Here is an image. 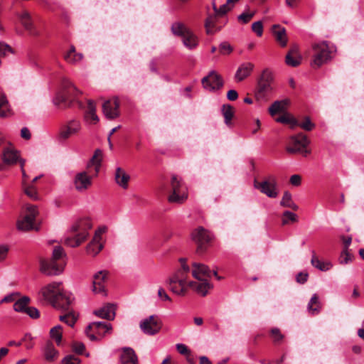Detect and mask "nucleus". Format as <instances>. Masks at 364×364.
<instances>
[{
    "label": "nucleus",
    "instance_id": "338daca9",
    "mask_svg": "<svg viewBox=\"0 0 364 364\" xmlns=\"http://www.w3.org/2000/svg\"><path fill=\"white\" fill-rule=\"evenodd\" d=\"M176 349L179 353L182 355H187L191 353V351L188 350L187 346L183 343H178L176 345Z\"/></svg>",
    "mask_w": 364,
    "mask_h": 364
},
{
    "label": "nucleus",
    "instance_id": "bb28decb",
    "mask_svg": "<svg viewBox=\"0 0 364 364\" xmlns=\"http://www.w3.org/2000/svg\"><path fill=\"white\" fill-rule=\"evenodd\" d=\"M60 294L63 296H62V299H57V301H58L60 306H53L55 309H60L61 311H69L70 309V306L73 304V301L74 300V297L73 294L70 292H68L65 290H62L60 292Z\"/></svg>",
    "mask_w": 364,
    "mask_h": 364
},
{
    "label": "nucleus",
    "instance_id": "393cba45",
    "mask_svg": "<svg viewBox=\"0 0 364 364\" xmlns=\"http://www.w3.org/2000/svg\"><path fill=\"white\" fill-rule=\"evenodd\" d=\"M116 306L112 304H107L100 309L94 311V314L102 318L113 320L115 317Z\"/></svg>",
    "mask_w": 364,
    "mask_h": 364
},
{
    "label": "nucleus",
    "instance_id": "b1692460",
    "mask_svg": "<svg viewBox=\"0 0 364 364\" xmlns=\"http://www.w3.org/2000/svg\"><path fill=\"white\" fill-rule=\"evenodd\" d=\"M114 181L122 188H128L130 176L122 168L117 167L114 173Z\"/></svg>",
    "mask_w": 364,
    "mask_h": 364
},
{
    "label": "nucleus",
    "instance_id": "e2e57ef3",
    "mask_svg": "<svg viewBox=\"0 0 364 364\" xmlns=\"http://www.w3.org/2000/svg\"><path fill=\"white\" fill-rule=\"evenodd\" d=\"M272 336L274 338V342H279L283 339V335L277 328H274L271 330Z\"/></svg>",
    "mask_w": 364,
    "mask_h": 364
},
{
    "label": "nucleus",
    "instance_id": "864d4df0",
    "mask_svg": "<svg viewBox=\"0 0 364 364\" xmlns=\"http://www.w3.org/2000/svg\"><path fill=\"white\" fill-rule=\"evenodd\" d=\"M219 51L223 55H228L232 53V48L230 43L223 42L219 46Z\"/></svg>",
    "mask_w": 364,
    "mask_h": 364
},
{
    "label": "nucleus",
    "instance_id": "13d9d810",
    "mask_svg": "<svg viewBox=\"0 0 364 364\" xmlns=\"http://www.w3.org/2000/svg\"><path fill=\"white\" fill-rule=\"evenodd\" d=\"M352 259V255L349 253L348 250H343L340 257L341 264H348Z\"/></svg>",
    "mask_w": 364,
    "mask_h": 364
},
{
    "label": "nucleus",
    "instance_id": "bf43d9fd",
    "mask_svg": "<svg viewBox=\"0 0 364 364\" xmlns=\"http://www.w3.org/2000/svg\"><path fill=\"white\" fill-rule=\"evenodd\" d=\"M63 364H80V360L72 355H67L62 360Z\"/></svg>",
    "mask_w": 364,
    "mask_h": 364
},
{
    "label": "nucleus",
    "instance_id": "0eeeda50",
    "mask_svg": "<svg viewBox=\"0 0 364 364\" xmlns=\"http://www.w3.org/2000/svg\"><path fill=\"white\" fill-rule=\"evenodd\" d=\"M312 49L314 52L311 65L313 68H319L331 58V52L326 41L314 43Z\"/></svg>",
    "mask_w": 364,
    "mask_h": 364
},
{
    "label": "nucleus",
    "instance_id": "72a5a7b5",
    "mask_svg": "<svg viewBox=\"0 0 364 364\" xmlns=\"http://www.w3.org/2000/svg\"><path fill=\"white\" fill-rule=\"evenodd\" d=\"M102 159V151L100 149H97V150H95L93 156L92 157V159H90L89 163L87 164L88 169L90 168L91 166H94L95 171V176H97L100 171V168L101 166Z\"/></svg>",
    "mask_w": 364,
    "mask_h": 364
},
{
    "label": "nucleus",
    "instance_id": "680f3d73",
    "mask_svg": "<svg viewBox=\"0 0 364 364\" xmlns=\"http://www.w3.org/2000/svg\"><path fill=\"white\" fill-rule=\"evenodd\" d=\"M72 348L75 353L80 355L82 354L85 349V345L81 342H74L72 345Z\"/></svg>",
    "mask_w": 364,
    "mask_h": 364
},
{
    "label": "nucleus",
    "instance_id": "de8ad7c7",
    "mask_svg": "<svg viewBox=\"0 0 364 364\" xmlns=\"http://www.w3.org/2000/svg\"><path fill=\"white\" fill-rule=\"evenodd\" d=\"M169 286L171 291L177 295H184L186 291L185 285L179 286L178 282H171V279H169Z\"/></svg>",
    "mask_w": 364,
    "mask_h": 364
},
{
    "label": "nucleus",
    "instance_id": "4d7b16f0",
    "mask_svg": "<svg viewBox=\"0 0 364 364\" xmlns=\"http://www.w3.org/2000/svg\"><path fill=\"white\" fill-rule=\"evenodd\" d=\"M25 314H28L31 318L36 319L40 317V312L33 306H28Z\"/></svg>",
    "mask_w": 364,
    "mask_h": 364
},
{
    "label": "nucleus",
    "instance_id": "3c124183",
    "mask_svg": "<svg viewBox=\"0 0 364 364\" xmlns=\"http://www.w3.org/2000/svg\"><path fill=\"white\" fill-rule=\"evenodd\" d=\"M298 126L306 131H311L314 128L315 124L311 122L309 117H306L304 122L298 124Z\"/></svg>",
    "mask_w": 364,
    "mask_h": 364
},
{
    "label": "nucleus",
    "instance_id": "2eb2a0df",
    "mask_svg": "<svg viewBox=\"0 0 364 364\" xmlns=\"http://www.w3.org/2000/svg\"><path fill=\"white\" fill-rule=\"evenodd\" d=\"M119 102L117 97L105 101L102 105L105 116L109 119H114L119 116Z\"/></svg>",
    "mask_w": 364,
    "mask_h": 364
},
{
    "label": "nucleus",
    "instance_id": "20e7f679",
    "mask_svg": "<svg viewBox=\"0 0 364 364\" xmlns=\"http://www.w3.org/2000/svg\"><path fill=\"white\" fill-rule=\"evenodd\" d=\"M171 186L172 191L168 197V202L178 204L183 203L188 198V191L182 181L176 175L172 176Z\"/></svg>",
    "mask_w": 364,
    "mask_h": 364
},
{
    "label": "nucleus",
    "instance_id": "c9c22d12",
    "mask_svg": "<svg viewBox=\"0 0 364 364\" xmlns=\"http://www.w3.org/2000/svg\"><path fill=\"white\" fill-rule=\"evenodd\" d=\"M171 32L174 36L183 38L190 29L182 22L176 21L172 23Z\"/></svg>",
    "mask_w": 364,
    "mask_h": 364
},
{
    "label": "nucleus",
    "instance_id": "ea45409f",
    "mask_svg": "<svg viewBox=\"0 0 364 364\" xmlns=\"http://www.w3.org/2000/svg\"><path fill=\"white\" fill-rule=\"evenodd\" d=\"M67 313L64 315H61L59 317V319L67 323L68 326L73 327L77 320L78 315L75 313L73 310L70 309L69 311H66Z\"/></svg>",
    "mask_w": 364,
    "mask_h": 364
},
{
    "label": "nucleus",
    "instance_id": "4be33fe9",
    "mask_svg": "<svg viewBox=\"0 0 364 364\" xmlns=\"http://www.w3.org/2000/svg\"><path fill=\"white\" fill-rule=\"evenodd\" d=\"M101 240V232L97 231L92 240L87 246V252L89 255L95 256L102 250L103 245L100 242Z\"/></svg>",
    "mask_w": 364,
    "mask_h": 364
},
{
    "label": "nucleus",
    "instance_id": "9d476101",
    "mask_svg": "<svg viewBox=\"0 0 364 364\" xmlns=\"http://www.w3.org/2000/svg\"><path fill=\"white\" fill-rule=\"evenodd\" d=\"M254 186L269 198H275L278 196L279 191L277 180L274 176H270L268 177L267 180L260 183L255 181Z\"/></svg>",
    "mask_w": 364,
    "mask_h": 364
},
{
    "label": "nucleus",
    "instance_id": "8fccbe9b",
    "mask_svg": "<svg viewBox=\"0 0 364 364\" xmlns=\"http://www.w3.org/2000/svg\"><path fill=\"white\" fill-rule=\"evenodd\" d=\"M255 11H246L243 12L238 16L237 19L239 21L247 23H248L255 16Z\"/></svg>",
    "mask_w": 364,
    "mask_h": 364
},
{
    "label": "nucleus",
    "instance_id": "7c9ffc66",
    "mask_svg": "<svg viewBox=\"0 0 364 364\" xmlns=\"http://www.w3.org/2000/svg\"><path fill=\"white\" fill-rule=\"evenodd\" d=\"M89 328H95V333L102 337L112 330V325L106 322L95 321L89 324Z\"/></svg>",
    "mask_w": 364,
    "mask_h": 364
},
{
    "label": "nucleus",
    "instance_id": "6ab92c4d",
    "mask_svg": "<svg viewBox=\"0 0 364 364\" xmlns=\"http://www.w3.org/2000/svg\"><path fill=\"white\" fill-rule=\"evenodd\" d=\"M301 59L299 52V47L296 45H293L285 56V63L288 66L295 68L301 64Z\"/></svg>",
    "mask_w": 364,
    "mask_h": 364
},
{
    "label": "nucleus",
    "instance_id": "f704fd0d",
    "mask_svg": "<svg viewBox=\"0 0 364 364\" xmlns=\"http://www.w3.org/2000/svg\"><path fill=\"white\" fill-rule=\"evenodd\" d=\"M289 103V101L288 100L275 101L269 108V114L274 116L279 112H284Z\"/></svg>",
    "mask_w": 364,
    "mask_h": 364
},
{
    "label": "nucleus",
    "instance_id": "a18cd8bd",
    "mask_svg": "<svg viewBox=\"0 0 364 364\" xmlns=\"http://www.w3.org/2000/svg\"><path fill=\"white\" fill-rule=\"evenodd\" d=\"M313 253H314V252H313ZM311 263L314 267H316L321 271L328 270L330 268V266H331L330 263H324V262L320 261L316 257L315 254H313V256H312V258L311 260Z\"/></svg>",
    "mask_w": 364,
    "mask_h": 364
},
{
    "label": "nucleus",
    "instance_id": "2f4dec72",
    "mask_svg": "<svg viewBox=\"0 0 364 364\" xmlns=\"http://www.w3.org/2000/svg\"><path fill=\"white\" fill-rule=\"evenodd\" d=\"M86 121L96 124L99 122V117L96 114V107L95 102L92 100L87 101V108L85 113Z\"/></svg>",
    "mask_w": 364,
    "mask_h": 364
},
{
    "label": "nucleus",
    "instance_id": "69168bd1",
    "mask_svg": "<svg viewBox=\"0 0 364 364\" xmlns=\"http://www.w3.org/2000/svg\"><path fill=\"white\" fill-rule=\"evenodd\" d=\"M276 121L277 122L284 123V124H296V122L294 119L290 118L288 116L283 115L278 117Z\"/></svg>",
    "mask_w": 364,
    "mask_h": 364
},
{
    "label": "nucleus",
    "instance_id": "39448f33",
    "mask_svg": "<svg viewBox=\"0 0 364 364\" xmlns=\"http://www.w3.org/2000/svg\"><path fill=\"white\" fill-rule=\"evenodd\" d=\"M191 238L197 244V252L201 254L208 249L214 235L207 229L199 226L192 231Z\"/></svg>",
    "mask_w": 364,
    "mask_h": 364
},
{
    "label": "nucleus",
    "instance_id": "aec40b11",
    "mask_svg": "<svg viewBox=\"0 0 364 364\" xmlns=\"http://www.w3.org/2000/svg\"><path fill=\"white\" fill-rule=\"evenodd\" d=\"M271 31L275 41L282 48L287 46L288 37L284 27L279 24H274L271 28Z\"/></svg>",
    "mask_w": 364,
    "mask_h": 364
},
{
    "label": "nucleus",
    "instance_id": "6e6d98bb",
    "mask_svg": "<svg viewBox=\"0 0 364 364\" xmlns=\"http://www.w3.org/2000/svg\"><path fill=\"white\" fill-rule=\"evenodd\" d=\"M33 339V338L31 336L30 333H26L21 339V343H25V346L26 349H31L34 346Z\"/></svg>",
    "mask_w": 364,
    "mask_h": 364
},
{
    "label": "nucleus",
    "instance_id": "c756f323",
    "mask_svg": "<svg viewBox=\"0 0 364 364\" xmlns=\"http://www.w3.org/2000/svg\"><path fill=\"white\" fill-rule=\"evenodd\" d=\"M121 362L122 364H138V358L134 350L131 348H124Z\"/></svg>",
    "mask_w": 364,
    "mask_h": 364
},
{
    "label": "nucleus",
    "instance_id": "6e6552de",
    "mask_svg": "<svg viewBox=\"0 0 364 364\" xmlns=\"http://www.w3.org/2000/svg\"><path fill=\"white\" fill-rule=\"evenodd\" d=\"M62 283L53 282L43 287L41 290L43 298L48 301L53 306H60L57 299H62L60 292L63 290Z\"/></svg>",
    "mask_w": 364,
    "mask_h": 364
},
{
    "label": "nucleus",
    "instance_id": "4468645a",
    "mask_svg": "<svg viewBox=\"0 0 364 364\" xmlns=\"http://www.w3.org/2000/svg\"><path fill=\"white\" fill-rule=\"evenodd\" d=\"M108 272L106 270H101L97 272L93 276L92 279V291L94 294H99L102 296H106L105 282L107 279Z\"/></svg>",
    "mask_w": 364,
    "mask_h": 364
},
{
    "label": "nucleus",
    "instance_id": "79ce46f5",
    "mask_svg": "<svg viewBox=\"0 0 364 364\" xmlns=\"http://www.w3.org/2000/svg\"><path fill=\"white\" fill-rule=\"evenodd\" d=\"M221 111L225 119V124L227 126L231 125V120L234 116L233 107L230 105H223Z\"/></svg>",
    "mask_w": 364,
    "mask_h": 364
},
{
    "label": "nucleus",
    "instance_id": "603ef678",
    "mask_svg": "<svg viewBox=\"0 0 364 364\" xmlns=\"http://www.w3.org/2000/svg\"><path fill=\"white\" fill-rule=\"evenodd\" d=\"M252 30L254 31L257 36L260 37L263 34V24L261 21L254 22L252 24Z\"/></svg>",
    "mask_w": 364,
    "mask_h": 364
},
{
    "label": "nucleus",
    "instance_id": "0e129e2a",
    "mask_svg": "<svg viewBox=\"0 0 364 364\" xmlns=\"http://www.w3.org/2000/svg\"><path fill=\"white\" fill-rule=\"evenodd\" d=\"M232 8V6L230 4H227V2L218 8L217 16H223L225 15L228 11H230Z\"/></svg>",
    "mask_w": 364,
    "mask_h": 364
},
{
    "label": "nucleus",
    "instance_id": "f3484780",
    "mask_svg": "<svg viewBox=\"0 0 364 364\" xmlns=\"http://www.w3.org/2000/svg\"><path fill=\"white\" fill-rule=\"evenodd\" d=\"M180 262L181 264V268L177 270L170 279H171V282H178L179 286H186V284H188L187 283V276L190 272V268L186 264V259L181 258Z\"/></svg>",
    "mask_w": 364,
    "mask_h": 364
},
{
    "label": "nucleus",
    "instance_id": "a878e982",
    "mask_svg": "<svg viewBox=\"0 0 364 364\" xmlns=\"http://www.w3.org/2000/svg\"><path fill=\"white\" fill-rule=\"evenodd\" d=\"M200 282H190L188 284V286L194 289L198 294H200L203 296H205L209 289H210L213 286L206 280L202 279Z\"/></svg>",
    "mask_w": 364,
    "mask_h": 364
},
{
    "label": "nucleus",
    "instance_id": "09e8293b",
    "mask_svg": "<svg viewBox=\"0 0 364 364\" xmlns=\"http://www.w3.org/2000/svg\"><path fill=\"white\" fill-rule=\"evenodd\" d=\"M289 221L291 222H296L297 221V215L289 210H286L283 213V218H282V224L287 225L289 223Z\"/></svg>",
    "mask_w": 364,
    "mask_h": 364
},
{
    "label": "nucleus",
    "instance_id": "cd10ccee",
    "mask_svg": "<svg viewBox=\"0 0 364 364\" xmlns=\"http://www.w3.org/2000/svg\"><path fill=\"white\" fill-rule=\"evenodd\" d=\"M43 353L44 358L48 362H53L58 357V351L54 347L53 343L48 341L44 347L43 348Z\"/></svg>",
    "mask_w": 364,
    "mask_h": 364
},
{
    "label": "nucleus",
    "instance_id": "4c0bfd02",
    "mask_svg": "<svg viewBox=\"0 0 364 364\" xmlns=\"http://www.w3.org/2000/svg\"><path fill=\"white\" fill-rule=\"evenodd\" d=\"M30 301H31V299L28 296H22L21 299H18L14 304V306H13L14 310L16 312L25 313Z\"/></svg>",
    "mask_w": 364,
    "mask_h": 364
},
{
    "label": "nucleus",
    "instance_id": "a19ab883",
    "mask_svg": "<svg viewBox=\"0 0 364 364\" xmlns=\"http://www.w3.org/2000/svg\"><path fill=\"white\" fill-rule=\"evenodd\" d=\"M18 17L24 28L31 32L33 26L30 14L27 11H24L18 16Z\"/></svg>",
    "mask_w": 364,
    "mask_h": 364
},
{
    "label": "nucleus",
    "instance_id": "473e14b6",
    "mask_svg": "<svg viewBox=\"0 0 364 364\" xmlns=\"http://www.w3.org/2000/svg\"><path fill=\"white\" fill-rule=\"evenodd\" d=\"M182 41L184 46L189 50L196 48L198 45L197 36L191 30L182 38Z\"/></svg>",
    "mask_w": 364,
    "mask_h": 364
},
{
    "label": "nucleus",
    "instance_id": "f8f14e48",
    "mask_svg": "<svg viewBox=\"0 0 364 364\" xmlns=\"http://www.w3.org/2000/svg\"><path fill=\"white\" fill-rule=\"evenodd\" d=\"M309 144V141L303 134L292 136L290 139V145L287 147V151L290 154L301 153L304 151L305 153H309L308 151L304 150Z\"/></svg>",
    "mask_w": 364,
    "mask_h": 364
},
{
    "label": "nucleus",
    "instance_id": "a211bd4d",
    "mask_svg": "<svg viewBox=\"0 0 364 364\" xmlns=\"http://www.w3.org/2000/svg\"><path fill=\"white\" fill-rule=\"evenodd\" d=\"M74 184L78 191H84L91 186L92 176L87 171L80 172L75 177Z\"/></svg>",
    "mask_w": 364,
    "mask_h": 364
},
{
    "label": "nucleus",
    "instance_id": "ddd939ff",
    "mask_svg": "<svg viewBox=\"0 0 364 364\" xmlns=\"http://www.w3.org/2000/svg\"><path fill=\"white\" fill-rule=\"evenodd\" d=\"M81 129V123L79 120L71 119L64 124L59 132V138L65 140L77 134Z\"/></svg>",
    "mask_w": 364,
    "mask_h": 364
},
{
    "label": "nucleus",
    "instance_id": "423d86ee",
    "mask_svg": "<svg viewBox=\"0 0 364 364\" xmlns=\"http://www.w3.org/2000/svg\"><path fill=\"white\" fill-rule=\"evenodd\" d=\"M80 94L81 92L68 79H63L62 81V91L57 94L53 102L58 106L62 103L74 100Z\"/></svg>",
    "mask_w": 364,
    "mask_h": 364
},
{
    "label": "nucleus",
    "instance_id": "7ed1b4c3",
    "mask_svg": "<svg viewBox=\"0 0 364 364\" xmlns=\"http://www.w3.org/2000/svg\"><path fill=\"white\" fill-rule=\"evenodd\" d=\"M272 73L266 69L263 70L257 83L255 90V98L258 102H267L272 92Z\"/></svg>",
    "mask_w": 364,
    "mask_h": 364
},
{
    "label": "nucleus",
    "instance_id": "c03bdc74",
    "mask_svg": "<svg viewBox=\"0 0 364 364\" xmlns=\"http://www.w3.org/2000/svg\"><path fill=\"white\" fill-rule=\"evenodd\" d=\"M62 327L60 325L55 326L50 331L51 338L55 341L58 346H60L62 341Z\"/></svg>",
    "mask_w": 364,
    "mask_h": 364
},
{
    "label": "nucleus",
    "instance_id": "412c9836",
    "mask_svg": "<svg viewBox=\"0 0 364 364\" xmlns=\"http://www.w3.org/2000/svg\"><path fill=\"white\" fill-rule=\"evenodd\" d=\"M254 68V64L250 62H245L242 63L238 67L235 74V80L237 82H241L244 80L245 78H247L251 75Z\"/></svg>",
    "mask_w": 364,
    "mask_h": 364
},
{
    "label": "nucleus",
    "instance_id": "9b49d317",
    "mask_svg": "<svg viewBox=\"0 0 364 364\" xmlns=\"http://www.w3.org/2000/svg\"><path fill=\"white\" fill-rule=\"evenodd\" d=\"M139 326L144 333L154 336L160 331L162 322L156 316L151 315L143 319L140 322Z\"/></svg>",
    "mask_w": 364,
    "mask_h": 364
},
{
    "label": "nucleus",
    "instance_id": "37998d69",
    "mask_svg": "<svg viewBox=\"0 0 364 364\" xmlns=\"http://www.w3.org/2000/svg\"><path fill=\"white\" fill-rule=\"evenodd\" d=\"M217 16H218L215 14L214 15H209L207 17L205 22V27L208 34H213L217 31V28H215Z\"/></svg>",
    "mask_w": 364,
    "mask_h": 364
},
{
    "label": "nucleus",
    "instance_id": "c85d7f7f",
    "mask_svg": "<svg viewBox=\"0 0 364 364\" xmlns=\"http://www.w3.org/2000/svg\"><path fill=\"white\" fill-rule=\"evenodd\" d=\"M19 159L18 152L11 147L5 148L2 153V160L5 164L12 165L16 164Z\"/></svg>",
    "mask_w": 364,
    "mask_h": 364
},
{
    "label": "nucleus",
    "instance_id": "5701e85b",
    "mask_svg": "<svg viewBox=\"0 0 364 364\" xmlns=\"http://www.w3.org/2000/svg\"><path fill=\"white\" fill-rule=\"evenodd\" d=\"M192 266V275L196 279L202 280V277H211V272L207 265L201 263L194 262L193 263Z\"/></svg>",
    "mask_w": 364,
    "mask_h": 364
},
{
    "label": "nucleus",
    "instance_id": "5fc2aeb1",
    "mask_svg": "<svg viewBox=\"0 0 364 364\" xmlns=\"http://www.w3.org/2000/svg\"><path fill=\"white\" fill-rule=\"evenodd\" d=\"M24 192L29 198L33 200H37L38 198L37 191L33 186L26 187L24 189Z\"/></svg>",
    "mask_w": 364,
    "mask_h": 364
},
{
    "label": "nucleus",
    "instance_id": "f257e3e1",
    "mask_svg": "<svg viewBox=\"0 0 364 364\" xmlns=\"http://www.w3.org/2000/svg\"><path fill=\"white\" fill-rule=\"evenodd\" d=\"M65 254L62 247H55L50 259H41V272L48 276L61 274L65 265Z\"/></svg>",
    "mask_w": 364,
    "mask_h": 364
},
{
    "label": "nucleus",
    "instance_id": "f03ea898",
    "mask_svg": "<svg viewBox=\"0 0 364 364\" xmlns=\"http://www.w3.org/2000/svg\"><path fill=\"white\" fill-rule=\"evenodd\" d=\"M92 225L89 220L81 219L74 223L70 228V232L74 234L73 237H68L65 242L67 245L75 247L82 243L88 236V230Z\"/></svg>",
    "mask_w": 364,
    "mask_h": 364
},
{
    "label": "nucleus",
    "instance_id": "e433bc0d",
    "mask_svg": "<svg viewBox=\"0 0 364 364\" xmlns=\"http://www.w3.org/2000/svg\"><path fill=\"white\" fill-rule=\"evenodd\" d=\"M280 205L284 208H289L293 210H297L299 206L293 201L291 194L289 191H285L280 201Z\"/></svg>",
    "mask_w": 364,
    "mask_h": 364
},
{
    "label": "nucleus",
    "instance_id": "774afa93",
    "mask_svg": "<svg viewBox=\"0 0 364 364\" xmlns=\"http://www.w3.org/2000/svg\"><path fill=\"white\" fill-rule=\"evenodd\" d=\"M291 185L299 186L301 183V177L298 174L292 175L289 180Z\"/></svg>",
    "mask_w": 364,
    "mask_h": 364
},
{
    "label": "nucleus",
    "instance_id": "dca6fc26",
    "mask_svg": "<svg viewBox=\"0 0 364 364\" xmlns=\"http://www.w3.org/2000/svg\"><path fill=\"white\" fill-rule=\"evenodd\" d=\"M201 82L203 87L210 91L219 90L223 85L220 75L214 71H211L208 76L204 77Z\"/></svg>",
    "mask_w": 364,
    "mask_h": 364
},
{
    "label": "nucleus",
    "instance_id": "49530a36",
    "mask_svg": "<svg viewBox=\"0 0 364 364\" xmlns=\"http://www.w3.org/2000/svg\"><path fill=\"white\" fill-rule=\"evenodd\" d=\"M318 305V297L316 294H314L308 304V309L312 314H318L319 312Z\"/></svg>",
    "mask_w": 364,
    "mask_h": 364
},
{
    "label": "nucleus",
    "instance_id": "1a4fd4ad",
    "mask_svg": "<svg viewBox=\"0 0 364 364\" xmlns=\"http://www.w3.org/2000/svg\"><path fill=\"white\" fill-rule=\"evenodd\" d=\"M38 214L37 207L29 205L26 208L25 216L17 222V228L23 231H29L31 230H38V228L35 225V220Z\"/></svg>",
    "mask_w": 364,
    "mask_h": 364
},
{
    "label": "nucleus",
    "instance_id": "58836bf2",
    "mask_svg": "<svg viewBox=\"0 0 364 364\" xmlns=\"http://www.w3.org/2000/svg\"><path fill=\"white\" fill-rule=\"evenodd\" d=\"M83 58L82 53H77L74 46H71L70 50L65 55V60L70 63H76Z\"/></svg>",
    "mask_w": 364,
    "mask_h": 364
},
{
    "label": "nucleus",
    "instance_id": "052dcab7",
    "mask_svg": "<svg viewBox=\"0 0 364 364\" xmlns=\"http://www.w3.org/2000/svg\"><path fill=\"white\" fill-rule=\"evenodd\" d=\"M12 48L3 42H0V56H5L9 53H12Z\"/></svg>",
    "mask_w": 364,
    "mask_h": 364
}]
</instances>
